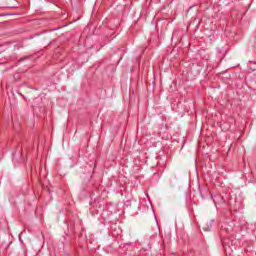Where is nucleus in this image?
Masks as SVG:
<instances>
[{"instance_id": "f257e3e1", "label": "nucleus", "mask_w": 256, "mask_h": 256, "mask_svg": "<svg viewBox=\"0 0 256 256\" xmlns=\"http://www.w3.org/2000/svg\"><path fill=\"white\" fill-rule=\"evenodd\" d=\"M211 199L214 205H217V203H224L223 196H221V194H215L214 196L211 195Z\"/></svg>"}, {"instance_id": "f03ea898", "label": "nucleus", "mask_w": 256, "mask_h": 256, "mask_svg": "<svg viewBox=\"0 0 256 256\" xmlns=\"http://www.w3.org/2000/svg\"><path fill=\"white\" fill-rule=\"evenodd\" d=\"M213 223H215V219L210 220L209 224L204 227V231H211L213 229Z\"/></svg>"}, {"instance_id": "7ed1b4c3", "label": "nucleus", "mask_w": 256, "mask_h": 256, "mask_svg": "<svg viewBox=\"0 0 256 256\" xmlns=\"http://www.w3.org/2000/svg\"><path fill=\"white\" fill-rule=\"evenodd\" d=\"M108 35H110L111 39H115L117 35H115V32L113 30H109Z\"/></svg>"}, {"instance_id": "20e7f679", "label": "nucleus", "mask_w": 256, "mask_h": 256, "mask_svg": "<svg viewBox=\"0 0 256 256\" xmlns=\"http://www.w3.org/2000/svg\"><path fill=\"white\" fill-rule=\"evenodd\" d=\"M200 196L203 198V194L202 193H200Z\"/></svg>"}]
</instances>
